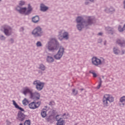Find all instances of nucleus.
I'll return each instance as SVG.
<instances>
[{"mask_svg": "<svg viewBox=\"0 0 125 125\" xmlns=\"http://www.w3.org/2000/svg\"><path fill=\"white\" fill-rule=\"evenodd\" d=\"M46 47L49 50H57L59 47V43L56 40L52 39L46 44Z\"/></svg>", "mask_w": 125, "mask_h": 125, "instance_id": "obj_1", "label": "nucleus"}, {"mask_svg": "<svg viewBox=\"0 0 125 125\" xmlns=\"http://www.w3.org/2000/svg\"><path fill=\"white\" fill-rule=\"evenodd\" d=\"M103 105L104 107H108L109 103L114 102V97L110 94H104L103 98Z\"/></svg>", "mask_w": 125, "mask_h": 125, "instance_id": "obj_2", "label": "nucleus"}, {"mask_svg": "<svg viewBox=\"0 0 125 125\" xmlns=\"http://www.w3.org/2000/svg\"><path fill=\"white\" fill-rule=\"evenodd\" d=\"M16 9L19 12V13H21V14H24V15L30 14L32 10V7L30 4H28V8L26 7L21 8L18 6L16 7Z\"/></svg>", "mask_w": 125, "mask_h": 125, "instance_id": "obj_3", "label": "nucleus"}, {"mask_svg": "<svg viewBox=\"0 0 125 125\" xmlns=\"http://www.w3.org/2000/svg\"><path fill=\"white\" fill-rule=\"evenodd\" d=\"M92 63L95 66H100V65H102L105 63V60L103 58L99 59L96 57H93L92 58Z\"/></svg>", "mask_w": 125, "mask_h": 125, "instance_id": "obj_4", "label": "nucleus"}, {"mask_svg": "<svg viewBox=\"0 0 125 125\" xmlns=\"http://www.w3.org/2000/svg\"><path fill=\"white\" fill-rule=\"evenodd\" d=\"M33 84L36 85V88L37 90L39 91H41L43 88V86H44V83L41 82L39 80H36L33 82Z\"/></svg>", "mask_w": 125, "mask_h": 125, "instance_id": "obj_5", "label": "nucleus"}, {"mask_svg": "<svg viewBox=\"0 0 125 125\" xmlns=\"http://www.w3.org/2000/svg\"><path fill=\"white\" fill-rule=\"evenodd\" d=\"M59 39L60 41H62L63 39L65 40H68L69 39V34L68 32L62 30L60 32V35H59Z\"/></svg>", "mask_w": 125, "mask_h": 125, "instance_id": "obj_6", "label": "nucleus"}, {"mask_svg": "<svg viewBox=\"0 0 125 125\" xmlns=\"http://www.w3.org/2000/svg\"><path fill=\"white\" fill-rule=\"evenodd\" d=\"M33 35L34 37H40L42 35V28L40 27H36L32 32Z\"/></svg>", "mask_w": 125, "mask_h": 125, "instance_id": "obj_7", "label": "nucleus"}, {"mask_svg": "<svg viewBox=\"0 0 125 125\" xmlns=\"http://www.w3.org/2000/svg\"><path fill=\"white\" fill-rule=\"evenodd\" d=\"M41 105V102H32L28 104V107L30 109H32V110H35V109H37V108H39Z\"/></svg>", "mask_w": 125, "mask_h": 125, "instance_id": "obj_8", "label": "nucleus"}, {"mask_svg": "<svg viewBox=\"0 0 125 125\" xmlns=\"http://www.w3.org/2000/svg\"><path fill=\"white\" fill-rule=\"evenodd\" d=\"M63 53L64 48H63V47H60L58 53L54 56V58L55 59L59 60L61 57H62V56H63Z\"/></svg>", "mask_w": 125, "mask_h": 125, "instance_id": "obj_9", "label": "nucleus"}, {"mask_svg": "<svg viewBox=\"0 0 125 125\" xmlns=\"http://www.w3.org/2000/svg\"><path fill=\"white\" fill-rule=\"evenodd\" d=\"M76 21L77 23H79L80 24H78L77 25V28L79 31H81L82 29L83 28V18L80 17H78L76 20Z\"/></svg>", "mask_w": 125, "mask_h": 125, "instance_id": "obj_10", "label": "nucleus"}, {"mask_svg": "<svg viewBox=\"0 0 125 125\" xmlns=\"http://www.w3.org/2000/svg\"><path fill=\"white\" fill-rule=\"evenodd\" d=\"M41 98V94L38 92H35L34 93H32L30 95L31 99H33L34 100H39Z\"/></svg>", "mask_w": 125, "mask_h": 125, "instance_id": "obj_11", "label": "nucleus"}, {"mask_svg": "<svg viewBox=\"0 0 125 125\" xmlns=\"http://www.w3.org/2000/svg\"><path fill=\"white\" fill-rule=\"evenodd\" d=\"M32 92V91L31 89H29L28 87H25L23 88L22 93H23L24 95H27V94H30L31 96Z\"/></svg>", "mask_w": 125, "mask_h": 125, "instance_id": "obj_12", "label": "nucleus"}, {"mask_svg": "<svg viewBox=\"0 0 125 125\" xmlns=\"http://www.w3.org/2000/svg\"><path fill=\"white\" fill-rule=\"evenodd\" d=\"M25 117L26 116L22 112H20L18 113L17 119L19 121L23 122V121L25 120Z\"/></svg>", "mask_w": 125, "mask_h": 125, "instance_id": "obj_13", "label": "nucleus"}, {"mask_svg": "<svg viewBox=\"0 0 125 125\" xmlns=\"http://www.w3.org/2000/svg\"><path fill=\"white\" fill-rule=\"evenodd\" d=\"M4 33L6 36H10L11 35V28L9 26H6L4 28Z\"/></svg>", "mask_w": 125, "mask_h": 125, "instance_id": "obj_14", "label": "nucleus"}, {"mask_svg": "<svg viewBox=\"0 0 125 125\" xmlns=\"http://www.w3.org/2000/svg\"><path fill=\"white\" fill-rule=\"evenodd\" d=\"M12 102H13V105L15 106V108H16V109H18L21 112H24V109H23L22 107H21L20 106H19V105H18L17 103H16V102H15V101L13 100Z\"/></svg>", "mask_w": 125, "mask_h": 125, "instance_id": "obj_15", "label": "nucleus"}, {"mask_svg": "<svg viewBox=\"0 0 125 125\" xmlns=\"http://www.w3.org/2000/svg\"><path fill=\"white\" fill-rule=\"evenodd\" d=\"M64 123H65V122L63 120V119L60 118L59 120H58L57 123V125H64Z\"/></svg>", "mask_w": 125, "mask_h": 125, "instance_id": "obj_16", "label": "nucleus"}, {"mask_svg": "<svg viewBox=\"0 0 125 125\" xmlns=\"http://www.w3.org/2000/svg\"><path fill=\"white\" fill-rule=\"evenodd\" d=\"M93 21V20L91 18L89 17L88 19V21L86 22L85 24L86 25V26H87L88 25H91V23H92Z\"/></svg>", "mask_w": 125, "mask_h": 125, "instance_id": "obj_17", "label": "nucleus"}, {"mask_svg": "<svg viewBox=\"0 0 125 125\" xmlns=\"http://www.w3.org/2000/svg\"><path fill=\"white\" fill-rule=\"evenodd\" d=\"M41 115L43 118L46 117V109H43L41 112Z\"/></svg>", "mask_w": 125, "mask_h": 125, "instance_id": "obj_18", "label": "nucleus"}, {"mask_svg": "<svg viewBox=\"0 0 125 125\" xmlns=\"http://www.w3.org/2000/svg\"><path fill=\"white\" fill-rule=\"evenodd\" d=\"M41 9L42 11H46V10H47V9H48V8L47 7L44 6V5L42 4L41 5Z\"/></svg>", "mask_w": 125, "mask_h": 125, "instance_id": "obj_19", "label": "nucleus"}, {"mask_svg": "<svg viewBox=\"0 0 125 125\" xmlns=\"http://www.w3.org/2000/svg\"><path fill=\"white\" fill-rule=\"evenodd\" d=\"M40 20V18H39V16H35L32 18V21L34 22V23H37V22H39Z\"/></svg>", "mask_w": 125, "mask_h": 125, "instance_id": "obj_20", "label": "nucleus"}, {"mask_svg": "<svg viewBox=\"0 0 125 125\" xmlns=\"http://www.w3.org/2000/svg\"><path fill=\"white\" fill-rule=\"evenodd\" d=\"M22 104L24 106H27L29 104V101L26 98L22 101Z\"/></svg>", "mask_w": 125, "mask_h": 125, "instance_id": "obj_21", "label": "nucleus"}, {"mask_svg": "<svg viewBox=\"0 0 125 125\" xmlns=\"http://www.w3.org/2000/svg\"><path fill=\"white\" fill-rule=\"evenodd\" d=\"M117 43L119 44L121 46H123L125 44V42H122L120 40L117 41Z\"/></svg>", "mask_w": 125, "mask_h": 125, "instance_id": "obj_22", "label": "nucleus"}, {"mask_svg": "<svg viewBox=\"0 0 125 125\" xmlns=\"http://www.w3.org/2000/svg\"><path fill=\"white\" fill-rule=\"evenodd\" d=\"M47 62L51 63V62H53V61H54V60L53 59V58L51 57H47Z\"/></svg>", "mask_w": 125, "mask_h": 125, "instance_id": "obj_23", "label": "nucleus"}, {"mask_svg": "<svg viewBox=\"0 0 125 125\" xmlns=\"http://www.w3.org/2000/svg\"><path fill=\"white\" fill-rule=\"evenodd\" d=\"M39 69L42 70V71H44V70H45V66H44L43 64H40Z\"/></svg>", "mask_w": 125, "mask_h": 125, "instance_id": "obj_24", "label": "nucleus"}, {"mask_svg": "<svg viewBox=\"0 0 125 125\" xmlns=\"http://www.w3.org/2000/svg\"><path fill=\"white\" fill-rule=\"evenodd\" d=\"M120 102H121V103H124V102L125 103V96H124L120 98Z\"/></svg>", "mask_w": 125, "mask_h": 125, "instance_id": "obj_25", "label": "nucleus"}, {"mask_svg": "<svg viewBox=\"0 0 125 125\" xmlns=\"http://www.w3.org/2000/svg\"><path fill=\"white\" fill-rule=\"evenodd\" d=\"M25 2H24V1L21 0L19 2V4L20 6H23V5H25Z\"/></svg>", "mask_w": 125, "mask_h": 125, "instance_id": "obj_26", "label": "nucleus"}, {"mask_svg": "<svg viewBox=\"0 0 125 125\" xmlns=\"http://www.w3.org/2000/svg\"><path fill=\"white\" fill-rule=\"evenodd\" d=\"M113 52L115 54H119V52H120V51H119V50H118V49H117L116 48H114Z\"/></svg>", "mask_w": 125, "mask_h": 125, "instance_id": "obj_27", "label": "nucleus"}, {"mask_svg": "<svg viewBox=\"0 0 125 125\" xmlns=\"http://www.w3.org/2000/svg\"><path fill=\"white\" fill-rule=\"evenodd\" d=\"M24 125H31V121L30 120H26L24 123Z\"/></svg>", "mask_w": 125, "mask_h": 125, "instance_id": "obj_28", "label": "nucleus"}, {"mask_svg": "<svg viewBox=\"0 0 125 125\" xmlns=\"http://www.w3.org/2000/svg\"><path fill=\"white\" fill-rule=\"evenodd\" d=\"M72 93L74 94V95H77V94H78V90L76 91V89H73Z\"/></svg>", "mask_w": 125, "mask_h": 125, "instance_id": "obj_29", "label": "nucleus"}, {"mask_svg": "<svg viewBox=\"0 0 125 125\" xmlns=\"http://www.w3.org/2000/svg\"><path fill=\"white\" fill-rule=\"evenodd\" d=\"M61 116V115H59L56 117V119L57 121H59V120H60V119H61V117H60Z\"/></svg>", "mask_w": 125, "mask_h": 125, "instance_id": "obj_30", "label": "nucleus"}, {"mask_svg": "<svg viewBox=\"0 0 125 125\" xmlns=\"http://www.w3.org/2000/svg\"><path fill=\"white\" fill-rule=\"evenodd\" d=\"M49 105H50L51 106H53V105H55V103L54 102V101H51L49 103Z\"/></svg>", "mask_w": 125, "mask_h": 125, "instance_id": "obj_31", "label": "nucleus"}, {"mask_svg": "<svg viewBox=\"0 0 125 125\" xmlns=\"http://www.w3.org/2000/svg\"><path fill=\"white\" fill-rule=\"evenodd\" d=\"M113 11H115V9H114L113 7H111L109 9V12H113Z\"/></svg>", "mask_w": 125, "mask_h": 125, "instance_id": "obj_32", "label": "nucleus"}, {"mask_svg": "<svg viewBox=\"0 0 125 125\" xmlns=\"http://www.w3.org/2000/svg\"><path fill=\"white\" fill-rule=\"evenodd\" d=\"M91 73L93 75V77L94 78H96L97 77V75L96 74V73L95 72H91Z\"/></svg>", "mask_w": 125, "mask_h": 125, "instance_id": "obj_33", "label": "nucleus"}, {"mask_svg": "<svg viewBox=\"0 0 125 125\" xmlns=\"http://www.w3.org/2000/svg\"><path fill=\"white\" fill-rule=\"evenodd\" d=\"M37 46H42V43L40 42H38L37 43Z\"/></svg>", "mask_w": 125, "mask_h": 125, "instance_id": "obj_34", "label": "nucleus"}, {"mask_svg": "<svg viewBox=\"0 0 125 125\" xmlns=\"http://www.w3.org/2000/svg\"><path fill=\"white\" fill-rule=\"evenodd\" d=\"M102 83V82L101 81V82L99 83L98 86H97V88H98V89L100 88V86H101V83Z\"/></svg>", "mask_w": 125, "mask_h": 125, "instance_id": "obj_35", "label": "nucleus"}, {"mask_svg": "<svg viewBox=\"0 0 125 125\" xmlns=\"http://www.w3.org/2000/svg\"><path fill=\"white\" fill-rule=\"evenodd\" d=\"M0 40H4V37L3 36H1L0 37Z\"/></svg>", "mask_w": 125, "mask_h": 125, "instance_id": "obj_36", "label": "nucleus"}, {"mask_svg": "<svg viewBox=\"0 0 125 125\" xmlns=\"http://www.w3.org/2000/svg\"><path fill=\"white\" fill-rule=\"evenodd\" d=\"M107 31H112V29L110 27H107L106 28Z\"/></svg>", "mask_w": 125, "mask_h": 125, "instance_id": "obj_37", "label": "nucleus"}, {"mask_svg": "<svg viewBox=\"0 0 125 125\" xmlns=\"http://www.w3.org/2000/svg\"><path fill=\"white\" fill-rule=\"evenodd\" d=\"M99 36H102V32H100L98 33Z\"/></svg>", "mask_w": 125, "mask_h": 125, "instance_id": "obj_38", "label": "nucleus"}, {"mask_svg": "<svg viewBox=\"0 0 125 125\" xmlns=\"http://www.w3.org/2000/svg\"><path fill=\"white\" fill-rule=\"evenodd\" d=\"M124 8L125 9V0L124 1Z\"/></svg>", "mask_w": 125, "mask_h": 125, "instance_id": "obj_39", "label": "nucleus"}, {"mask_svg": "<svg viewBox=\"0 0 125 125\" xmlns=\"http://www.w3.org/2000/svg\"><path fill=\"white\" fill-rule=\"evenodd\" d=\"M83 90H84L83 88H81V89H80V90H81V91H83Z\"/></svg>", "mask_w": 125, "mask_h": 125, "instance_id": "obj_40", "label": "nucleus"}, {"mask_svg": "<svg viewBox=\"0 0 125 125\" xmlns=\"http://www.w3.org/2000/svg\"><path fill=\"white\" fill-rule=\"evenodd\" d=\"M90 1H93L94 0H89Z\"/></svg>", "mask_w": 125, "mask_h": 125, "instance_id": "obj_41", "label": "nucleus"}, {"mask_svg": "<svg viewBox=\"0 0 125 125\" xmlns=\"http://www.w3.org/2000/svg\"><path fill=\"white\" fill-rule=\"evenodd\" d=\"M20 125H23V124L21 123V124H20Z\"/></svg>", "mask_w": 125, "mask_h": 125, "instance_id": "obj_42", "label": "nucleus"}, {"mask_svg": "<svg viewBox=\"0 0 125 125\" xmlns=\"http://www.w3.org/2000/svg\"><path fill=\"white\" fill-rule=\"evenodd\" d=\"M85 4H87V3L85 2Z\"/></svg>", "mask_w": 125, "mask_h": 125, "instance_id": "obj_43", "label": "nucleus"}, {"mask_svg": "<svg viewBox=\"0 0 125 125\" xmlns=\"http://www.w3.org/2000/svg\"><path fill=\"white\" fill-rule=\"evenodd\" d=\"M123 105H125V104H122Z\"/></svg>", "mask_w": 125, "mask_h": 125, "instance_id": "obj_44", "label": "nucleus"}]
</instances>
